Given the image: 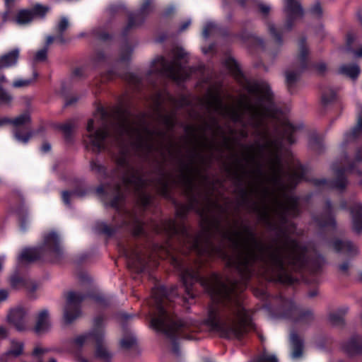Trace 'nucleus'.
<instances>
[{
  "label": "nucleus",
  "mask_w": 362,
  "mask_h": 362,
  "mask_svg": "<svg viewBox=\"0 0 362 362\" xmlns=\"http://www.w3.org/2000/svg\"><path fill=\"white\" fill-rule=\"evenodd\" d=\"M69 27V21L68 19L65 17H63L60 19L59 22L57 25V31L59 33L64 32Z\"/></svg>",
  "instance_id": "42"
},
{
  "label": "nucleus",
  "mask_w": 362,
  "mask_h": 362,
  "mask_svg": "<svg viewBox=\"0 0 362 362\" xmlns=\"http://www.w3.org/2000/svg\"><path fill=\"white\" fill-rule=\"evenodd\" d=\"M19 53V49H15L13 51L0 57V69L16 65L18 62Z\"/></svg>",
  "instance_id": "25"
},
{
  "label": "nucleus",
  "mask_w": 362,
  "mask_h": 362,
  "mask_svg": "<svg viewBox=\"0 0 362 362\" xmlns=\"http://www.w3.org/2000/svg\"><path fill=\"white\" fill-rule=\"evenodd\" d=\"M332 246L337 252H342L347 255H355L358 252L357 247L348 240H334L332 243Z\"/></svg>",
  "instance_id": "21"
},
{
  "label": "nucleus",
  "mask_w": 362,
  "mask_h": 362,
  "mask_svg": "<svg viewBox=\"0 0 362 362\" xmlns=\"http://www.w3.org/2000/svg\"><path fill=\"white\" fill-rule=\"evenodd\" d=\"M171 61L168 62L162 56H157L151 62L145 74L131 72L127 76V81L138 87L150 86L158 88L165 86L166 80L180 83L192 75L197 76V70L186 66L188 53L182 47H175L170 54Z\"/></svg>",
  "instance_id": "4"
},
{
  "label": "nucleus",
  "mask_w": 362,
  "mask_h": 362,
  "mask_svg": "<svg viewBox=\"0 0 362 362\" xmlns=\"http://www.w3.org/2000/svg\"><path fill=\"white\" fill-rule=\"evenodd\" d=\"M11 284L12 287L16 289L28 288V281L20 276L13 275L11 278Z\"/></svg>",
  "instance_id": "35"
},
{
  "label": "nucleus",
  "mask_w": 362,
  "mask_h": 362,
  "mask_svg": "<svg viewBox=\"0 0 362 362\" xmlns=\"http://www.w3.org/2000/svg\"><path fill=\"white\" fill-rule=\"evenodd\" d=\"M124 53L122 54V56H121V59L122 60H127L129 59V57H130L131 55V53H132V49H125L124 51H123Z\"/></svg>",
  "instance_id": "60"
},
{
  "label": "nucleus",
  "mask_w": 362,
  "mask_h": 362,
  "mask_svg": "<svg viewBox=\"0 0 362 362\" xmlns=\"http://www.w3.org/2000/svg\"><path fill=\"white\" fill-rule=\"evenodd\" d=\"M86 131L87 142L94 150L101 151L112 146L118 148L115 160L122 173V187L139 192L146 183L130 164L128 151L129 145L136 148L148 146L141 127L128 119L114 124L108 114L101 109L88 120Z\"/></svg>",
  "instance_id": "1"
},
{
  "label": "nucleus",
  "mask_w": 362,
  "mask_h": 362,
  "mask_svg": "<svg viewBox=\"0 0 362 362\" xmlns=\"http://www.w3.org/2000/svg\"><path fill=\"white\" fill-rule=\"evenodd\" d=\"M202 50L203 54H213L216 52L215 45L214 44H210L207 47L202 46Z\"/></svg>",
  "instance_id": "47"
},
{
  "label": "nucleus",
  "mask_w": 362,
  "mask_h": 362,
  "mask_svg": "<svg viewBox=\"0 0 362 362\" xmlns=\"http://www.w3.org/2000/svg\"><path fill=\"white\" fill-rule=\"evenodd\" d=\"M346 351L351 354L361 352L362 351V341L361 337H355L351 339L346 345Z\"/></svg>",
  "instance_id": "32"
},
{
  "label": "nucleus",
  "mask_w": 362,
  "mask_h": 362,
  "mask_svg": "<svg viewBox=\"0 0 362 362\" xmlns=\"http://www.w3.org/2000/svg\"><path fill=\"white\" fill-rule=\"evenodd\" d=\"M125 255L128 258L129 264L137 269L141 271L145 262V258L141 251L138 248H132L125 252Z\"/></svg>",
  "instance_id": "17"
},
{
  "label": "nucleus",
  "mask_w": 362,
  "mask_h": 362,
  "mask_svg": "<svg viewBox=\"0 0 362 362\" xmlns=\"http://www.w3.org/2000/svg\"><path fill=\"white\" fill-rule=\"evenodd\" d=\"M330 320L334 325H339L342 323L343 320L341 317H337L335 315L330 316Z\"/></svg>",
  "instance_id": "58"
},
{
  "label": "nucleus",
  "mask_w": 362,
  "mask_h": 362,
  "mask_svg": "<svg viewBox=\"0 0 362 362\" xmlns=\"http://www.w3.org/2000/svg\"><path fill=\"white\" fill-rule=\"evenodd\" d=\"M85 73V69L83 67L75 68L69 77L66 78L62 82L63 88L69 89L72 87V85L76 79L83 76Z\"/></svg>",
  "instance_id": "29"
},
{
  "label": "nucleus",
  "mask_w": 362,
  "mask_h": 362,
  "mask_svg": "<svg viewBox=\"0 0 362 362\" xmlns=\"http://www.w3.org/2000/svg\"><path fill=\"white\" fill-rule=\"evenodd\" d=\"M62 247L59 236L54 232L44 238L42 245L40 248H25L18 257V264H25L40 258L42 252L58 255Z\"/></svg>",
  "instance_id": "6"
},
{
  "label": "nucleus",
  "mask_w": 362,
  "mask_h": 362,
  "mask_svg": "<svg viewBox=\"0 0 362 362\" xmlns=\"http://www.w3.org/2000/svg\"><path fill=\"white\" fill-rule=\"evenodd\" d=\"M8 337V330L4 326H0V340L4 339Z\"/></svg>",
  "instance_id": "56"
},
{
  "label": "nucleus",
  "mask_w": 362,
  "mask_h": 362,
  "mask_svg": "<svg viewBox=\"0 0 362 362\" xmlns=\"http://www.w3.org/2000/svg\"><path fill=\"white\" fill-rule=\"evenodd\" d=\"M308 53L307 48L304 45H300L298 59L303 68L305 66V57Z\"/></svg>",
  "instance_id": "40"
},
{
  "label": "nucleus",
  "mask_w": 362,
  "mask_h": 362,
  "mask_svg": "<svg viewBox=\"0 0 362 362\" xmlns=\"http://www.w3.org/2000/svg\"><path fill=\"white\" fill-rule=\"evenodd\" d=\"M351 267V264L349 262H346L339 265V270L343 274H346Z\"/></svg>",
  "instance_id": "53"
},
{
  "label": "nucleus",
  "mask_w": 362,
  "mask_h": 362,
  "mask_svg": "<svg viewBox=\"0 0 362 362\" xmlns=\"http://www.w3.org/2000/svg\"><path fill=\"white\" fill-rule=\"evenodd\" d=\"M28 310L22 306L11 309L7 315V320L17 330L25 331L29 328Z\"/></svg>",
  "instance_id": "11"
},
{
  "label": "nucleus",
  "mask_w": 362,
  "mask_h": 362,
  "mask_svg": "<svg viewBox=\"0 0 362 362\" xmlns=\"http://www.w3.org/2000/svg\"><path fill=\"white\" fill-rule=\"evenodd\" d=\"M205 86H203L206 90H219L224 88L228 83V79L222 76L213 75L204 81Z\"/></svg>",
  "instance_id": "20"
},
{
  "label": "nucleus",
  "mask_w": 362,
  "mask_h": 362,
  "mask_svg": "<svg viewBox=\"0 0 362 362\" xmlns=\"http://www.w3.org/2000/svg\"><path fill=\"white\" fill-rule=\"evenodd\" d=\"M223 65L245 90H270L272 88L269 83L262 78H248L244 76L238 64L230 55L226 57Z\"/></svg>",
  "instance_id": "7"
},
{
  "label": "nucleus",
  "mask_w": 362,
  "mask_h": 362,
  "mask_svg": "<svg viewBox=\"0 0 362 362\" xmlns=\"http://www.w3.org/2000/svg\"><path fill=\"white\" fill-rule=\"evenodd\" d=\"M259 8L260 11L263 14H267L271 10V7L269 4H263V3H261L259 4Z\"/></svg>",
  "instance_id": "52"
},
{
  "label": "nucleus",
  "mask_w": 362,
  "mask_h": 362,
  "mask_svg": "<svg viewBox=\"0 0 362 362\" xmlns=\"http://www.w3.org/2000/svg\"><path fill=\"white\" fill-rule=\"evenodd\" d=\"M8 296V293L5 290L0 291V302L6 299Z\"/></svg>",
  "instance_id": "62"
},
{
  "label": "nucleus",
  "mask_w": 362,
  "mask_h": 362,
  "mask_svg": "<svg viewBox=\"0 0 362 362\" xmlns=\"http://www.w3.org/2000/svg\"><path fill=\"white\" fill-rule=\"evenodd\" d=\"M51 327L49 313L47 309L40 310L35 316L34 331L40 334L47 332Z\"/></svg>",
  "instance_id": "14"
},
{
  "label": "nucleus",
  "mask_w": 362,
  "mask_h": 362,
  "mask_svg": "<svg viewBox=\"0 0 362 362\" xmlns=\"http://www.w3.org/2000/svg\"><path fill=\"white\" fill-rule=\"evenodd\" d=\"M104 339L103 319L97 317L94 320L93 329L86 333L78 335L74 339V344L77 347L96 344Z\"/></svg>",
  "instance_id": "8"
},
{
  "label": "nucleus",
  "mask_w": 362,
  "mask_h": 362,
  "mask_svg": "<svg viewBox=\"0 0 362 362\" xmlns=\"http://www.w3.org/2000/svg\"><path fill=\"white\" fill-rule=\"evenodd\" d=\"M269 33H271V35L272 36H274V37L276 40H279V32L276 30V28H275V26L274 25H269Z\"/></svg>",
  "instance_id": "51"
},
{
  "label": "nucleus",
  "mask_w": 362,
  "mask_h": 362,
  "mask_svg": "<svg viewBox=\"0 0 362 362\" xmlns=\"http://www.w3.org/2000/svg\"><path fill=\"white\" fill-rule=\"evenodd\" d=\"M323 221H317L319 222V224L322 226H325L328 224H332L333 223V220L330 217H325Z\"/></svg>",
  "instance_id": "57"
},
{
  "label": "nucleus",
  "mask_w": 362,
  "mask_h": 362,
  "mask_svg": "<svg viewBox=\"0 0 362 362\" xmlns=\"http://www.w3.org/2000/svg\"><path fill=\"white\" fill-rule=\"evenodd\" d=\"M289 313L286 314L288 317L295 318L298 322L308 323L313 319V315L310 311H303L298 309L292 302H288Z\"/></svg>",
  "instance_id": "18"
},
{
  "label": "nucleus",
  "mask_w": 362,
  "mask_h": 362,
  "mask_svg": "<svg viewBox=\"0 0 362 362\" xmlns=\"http://www.w3.org/2000/svg\"><path fill=\"white\" fill-rule=\"evenodd\" d=\"M76 196L75 192H69L67 191H64L62 192V199L65 204L69 205L70 204L69 199L71 197H74Z\"/></svg>",
  "instance_id": "48"
},
{
  "label": "nucleus",
  "mask_w": 362,
  "mask_h": 362,
  "mask_svg": "<svg viewBox=\"0 0 362 362\" xmlns=\"http://www.w3.org/2000/svg\"><path fill=\"white\" fill-rule=\"evenodd\" d=\"M152 2L151 0L146 1L141 8V11L142 13H147L150 11V8L151 7Z\"/></svg>",
  "instance_id": "50"
},
{
  "label": "nucleus",
  "mask_w": 362,
  "mask_h": 362,
  "mask_svg": "<svg viewBox=\"0 0 362 362\" xmlns=\"http://www.w3.org/2000/svg\"><path fill=\"white\" fill-rule=\"evenodd\" d=\"M183 235V244L187 247V249L200 252V247L202 241V238L201 235H199L194 237L186 230L185 231Z\"/></svg>",
  "instance_id": "24"
},
{
  "label": "nucleus",
  "mask_w": 362,
  "mask_h": 362,
  "mask_svg": "<svg viewBox=\"0 0 362 362\" xmlns=\"http://www.w3.org/2000/svg\"><path fill=\"white\" fill-rule=\"evenodd\" d=\"M228 238L236 252L231 263L244 281L250 277L256 261L266 264L280 281L288 279L286 264L300 268L305 261L307 247L287 236L270 245H265L248 230L235 232Z\"/></svg>",
  "instance_id": "2"
},
{
  "label": "nucleus",
  "mask_w": 362,
  "mask_h": 362,
  "mask_svg": "<svg viewBox=\"0 0 362 362\" xmlns=\"http://www.w3.org/2000/svg\"><path fill=\"white\" fill-rule=\"evenodd\" d=\"M284 136L286 138L289 143H293L294 139L292 136L293 134L296 131V128L288 121L284 122Z\"/></svg>",
  "instance_id": "34"
},
{
  "label": "nucleus",
  "mask_w": 362,
  "mask_h": 362,
  "mask_svg": "<svg viewBox=\"0 0 362 362\" xmlns=\"http://www.w3.org/2000/svg\"><path fill=\"white\" fill-rule=\"evenodd\" d=\"M352 216L353 228L355 231L359 233L362 230V205L356 203L351 210Z\"/></svg>",
  "instance_id": "23"
},
{
  "label": "nucleus",
  "mask_w": 362,
  "mask_h": 362,
  "mask_svg": "<svg viewBox=\"0 0 362 362\" xmlns=\"http://www.w3.org/2000/svg\"><path fill=\"white\" fill-rule=\"evenodd\" d=\"M24 343L23 341L13 340L11 342L9 349L0 357V361L8 362L10 358H17L23 354Z\"/></svg>",
  "instance_id": "19"
},
{
  "label": "nucleus",
  "mask_w": 362,
  "mask_h": 362,
  "mask_svg": "<svg viewBox=\"0 0 362 362\" xmlns=\"http://www.w3.org/2000/svg\"><path fill=\"white\" fill-rule=\"evenodd\" d=\"M191 24V20L188 19V20H186L185 22H183L180 26V31H184L189 26V25Z\"/></svg>",
  "instance_id": "59"
},
{
  "label": "nucleus",
  "mask_w": 362,
  "mask_h": 362,
  "mask_svg": "<svg viewBox=\"0 0 362 362\" xmlns=\"http://www.w3.org/2000/svg\"><path fill=\"white\" fill-rule=\"evenodd\" d=\"M49 351L47 348L43 347L41 345H36L32 352V355L37 358H40Z\"/></svg>",
  "instance_id": "39"
},
{
  "label": "nucleus",
  "mask_w": 362,
  "mask_h": 362,
  "mask_svg": "<svg viewBox=\"0 0 362 362\" xmlns=\"http://www.w3.org/2000/svg\"><path fill=\"white\" fill-rule=\"evenodd\" d=\"M182 279L185 285L188 294L191 297H193V295L189 293V286L195 281L202 280L199 276V272L197 269H187L182 272Z\"/></svg>",
  "instance_id": "22"
},
{
  "label": "nucleus",
  "mask_w": 362,
  "mask_h": 362,
  "mask_svg": "<svg viewBox=\"0 0 362 362\" xmlns=\"http://www.w3.org/2000/svg\"><path fill=\"white\" fill-rule=\"evenodd\" d=\"M298 77V75L297 73L289 71L287 72L286 74V83L288 85H291L293 83H294Z\"/></svg>",
  "instance_id": "45"
},
{
  "label": "nucleus",
  "mask_w": 362,
  "mask_h": 362,
  "mask_svg": "<svg viewBox=\"0 0 362 362\" xmlns=\"http://www.w3.org/2000/svg\"><path fill=\"white\" fill-rule=\"evenodd\" d=\"M336 98V94L335 92H325L323 95L322 96V102L325 104H327L329 103H331Z\"/></svg>",
  "instance_id": "44"
},
{
  "label": "nucleus",
  "mask_w": 362,
  "mask_h": 362,
  "mask_svg": "<svg viewBox=\"0 0 362 362\" xmlns=\"http://www.w3.org/2000/svg\"><path fill=\"white\" fill-rule=\"evenodd\" d=\"M362 134V117L358 119L356 127L344 135V140L346 143L356 139Z\"/></svg>",
  "instance_id": "31"
},
{
  "label": "nucleus",
  "mask_w": 362,
  "mask_h": 362,
  "mask_svg": "<svg viewBox=\"0 0 362 362\" xmlns=\"http://www.w3.org/2000/svg\"><path fill=\"white\" fill-rule=\"evenodd\" d=\"M164 230L168 232L175 230V223L172 222V221H169L168 223V226H165Z\"/></svg>",
  "instance_id": "61"
},
{
  "label": "nucleus",
  "mask_w": 362,
  "mask_h": 362,
  "mask_svg": "<svg viewBox=\"0 0 362 362\" xmlns=\"http://www.w3.org/2000/svg\"><path fill=\"white\" fill-rule=\"evenodd\" d=\"M136 343V339L132 332H129L124 335L120 340L121 347L123 349H130Z\"/></svg>",
  "instance_id": "33"
},
{
  "label": "nucleus",
  "mask_w": 362,
  "mask_h": 362,
  "mask_svg": "<svg viewBox=\"0 0 362 362\" xmlns=\"http://www.w3.org/2000/svg\"><path fill=\"white\" fill-rule=\"evenodd\" d=\"M290 341L292 349L291 357L293 359H298L303 354V341L295 333L291 334Z\"/></svg>",
  "instance_id": "26"
},
{
  "label": "nucleus",
  "mask_w": 362,
  "mask_h": 362,
  "mask_svg": "<svg viewBox=\"0 0 362 362\" xmlns=\"http://www.w3.org/2000/svg\"><path fill=\"white\" fill-rule=\"evenodd\" d=\"M54 40L57 41L59 43L64 42V40L61 35H57L56 37H54L52 36H48L46 40L47 45H49V44L52 43Z\"/></svg>",
  "instance_id": "49"
},
{
  "label": "nucleus",
  "mask_w": 362,
  "mask_h": 362,
  "mask_svg": "<svg viewBox=\"0 0 362 362\" xmlns=\"http://www.w3.org/2000/svg\"><path fill=\"white\" fill-rule=\"evenodd\" d=\"M316 69L319 71V72L322 73L326 69V65L324 63H320L316 65Z\"/></svg>",
  "instance_id": "63"
},
{
  "label": "nucleus",
  "mask_w": 362,
  "mask_h": 362,
  "mask_svg": "<svg viewBox=\"0 0 362 362\" xmlns=\"http://www.w3.org/2000/svg\"><path fill=\"white\" fill-rule=\"evenodd\" d=\"M154 298L156 303L158 313L152 317L151 326L158 332L164 333L168 337L173 338V336L179 334L185 328L190 326V322L177 319L168 310L165 304L158 300L154 293Z\"/></svg>",
  "instance_id": "5"
},
{
  "label": "nucleus",
  "mask_w": 362,
  "mask_h": 362,
  "mask_svg": "<svg viewBox=\"0 0 362 362\" xmlns=\"http://www.w3.org/2000/svg\"><path fill=\"white\" fill-rule=\"evenodd\" d=\"M31 78H16L13 83L14 88H28L33 83Z\"/></svg>",
  "instance_id": "37"
},
{
  "label": "nucleus",
  "mask_w": 362,
  "mask_h": 362,
  "mask_svg": "<svg viewBox=\"0 0 362 362\" xmlns=\"http://www.w3.org/2000/svg\"><path fill=\"white\" fill-rule=\"evenodd\" d=\"M311 12L317 16H320L322 13V8H321V6L319 4H316L313 7V8L311 9Z\"/></svg>",
  "instance_id": "54"
},
{
  "label": "nucleus",
  "mask_w": 362,
  "mask_h": 362,
  "mask_svg": "<svg viewBox=\"0 0 362 362\" xmlns=\"http://www.w3.org/2000/svg\"><path fill=\"white\" fill-rule=\"evenodd\" d=\"M257 114L262 117H275L276 114L274 112V107L272 103L267 108L260 107L257 110Z\"/></svg>",
  "instance_id": "38"
},
{
  "label": "nucleus",
  "mask_w": 362,
  "mask_h": 362,
  "mask_svg": "<svg viewBox=\"0 0 362 362\" xmlns=\"http://www.w3.org/2000/svg\"><path fill=\"white\" fill-rule=\"evenodd\" d=\"M72 128H73V125L70 122L66 123L61 127V129L66 134H68L71 132Z\"/></svg>",
  "instance_id": "55"
},
{
  "label": "nucleus",
  "mask_w": 362,
  "mask_h": 362,
  "mask_svg": "<svg viewBox=\"0 0 362 362\" xmlns=\"http://www.w3.org/2000/svg\"><path fill=\"white\" fill-rule=\"evenodd\" d=\"M354 55L356 57H362V46L358 47L357 50H356L354 52Z\"/></svg>",
  "instance_id": "64"
},
{
  "label": "nucleus",
  "mask_w": 362,
  "mask_h": 362,
  "mask_svg": "<svg viewBox=\"0 0 362 362\" xmlns=\"http://www.w3.org/2000/svg\"><path fill=\"white\" fill-rule=\"evenodd\" d=\"M216 30L217 27L214 23L211 21L206 22L203 28L202 36L204 38L206 39L211 35L214 34Z\"/></svg>",
  "instance_id": "36"
},
{
  "label": "nucleus",
  "mask_w": 362,
  "mask_h": 362,
  "mask_svg": "<svg viewBox=\"0 0 362 362\" xmlns=\"http://www.w3.org/2000/svg\"><path fill=\"white\" fill-rule=\"evenodd\" d=\"M13 97L9 92H0V103L8 105L12 101Z\"/></svg>",
  "instance_id": "43"
},
{
  "label": "nucleus",
  "mask_w": 362,
  "mask_h": 362,
  "mask_svg": "<svg viewBox=\"0 0 362 362\" xmlns=\"http://www.w3.org/2000/svg\"><path fill=\"white\" fill-rule=\"evenodd\" d=\"M47 57V49H42L37 52L35 56V60L37 62L43 61Z\"/></svg>",
  "instance_id": "46"
},
{
  "label": "nucleus",
  "mask_w": 362,
  "mask_h": 362,
  "mask_svg": "<svg viewBox=\"0 0 362 362\" xmlns=\"http://www.w3.org/2000/svg\"><path fill=\"white\" fill-rule=\"evenodd\" d=\"M286 15L284 29L289 30L295 21L303 16V9L297 0H283Z\"/></svg>",
  "instance_id": "12"
},
{
  "label": "nucleus",
  "mask_w": 362,
  "mask_h": 362,
  "mask_svg": "<svg viewBox=\"0 0 362 362\" xmlns=\"http://www.w3.org/2000/svg\"><path fill=\"white\" fill-rule=\"evenodd\" d=\"M257 362H278V360L274 355L263 353L257 359Z\"/></svg>",
  "instance_id": "41"
},
{
  "label": "nucleus",
  "mask_w": 362,
  "mask_h": 362,
  "mask_svg": "<svg viewBox=\"0 0 362 362\" xmlns=\"http://www.w3.org/2000/svg\"><path fill=\"white\" fill-rule=\"evenodd\" d=\"M66 305L64 310V317L66 322H71L79 317L81 312L78 304L83 299V296L79 293L69 291L67 293Z\"/></svg>",
  "instance_id": "9"
},
{
  "label": "nucleus",
  "mask_w": 362,
  "mask_h": 362,
  "mask_svg": "<svg viewBox=\"0 0 362 362\" xmlns=\"http://www.w3.org/2000/svg\"><path fill=\"white\" fill-rule=\"evenodd\" d=\"M360 68L357 64H345L339 68V72L351 78H356L360 74Z\"/></svg>",
  "instance_id": "30"
},
{
  "label": "nucleus",
  "mask_w": 362,
  "mask_h": 362,
  "mask_svg": "<svg viewBox=\"0 0 362 362\" xmlns=\"http://www.w3.org/2000/svg\"><path fill=\"white\" fill-rule=\"evenodd\" d=\"M305 169L298 162H293L292 165L289 167L286 175L288 182V187H292L298 182L303 180L305 177Z\"/></svg>",
  "instance_id": "16"
},
{
  "label": "nucleus",
  "mask_w": 362,
  "mask_h": 362,
  "mask_svg": "<svg viewBox=\"0 0 362 362\" xmlns=\"http://www.w3.org/2000/svg\"><path fill=\"white\" fill-rule=\"evenodd\" d=\"M279 212L282 219L294 216L298 214V202L293 197H286L284 202L278 204Z\"/></svg>",
  "instance_id": "15"
},
{
  "label": "nucleus",
  "mask_w": 362,
  "mask_h": 362,
  "mask_svg": "<svg viewBox=\"0 0 362 362\" xmlns=\"http://www.w3.org/2000/svg\"><path fill=\"white\" fill-rule=\"evenodd\" d=\"M244 287H239L236 283L226 285L216 276L210 288L214 300L223 305L209 310L206 323L223 337L239 339L254 328L240 296Z\"/></svg>",
  "instance_id": "3"
},
{
  "label": "nucleus",
  "mask_w": 362,
  "mask_h": 362,
  "mask_svg": "<svg viewBox=\"0 0 362 362\" xmlns=\"http://www.w3.org/2000/svg\"><path fill=\"white\" fill-rule=\"evenodd\" d=\"M354 166L351 167L349 169H344V168H338L335 166L333 167V170L334 171V173L336 175V180L333 183V187L339 189H342L345 188V187L347 185V181L344 177V173L346 170H352L354 169Z\"/></svg>",
  "instance_id": "28"
},
{
  "label": "nucleus",
  "mask_w": 362,
  "mask_h": 362,
  "mask_svg": "<svg viewBox=\"0 0 362 362\" xmlns=\"http://www.w3.org/2000/svg\"><path fill=\"white\" fill-rule=\"evenodd\" d=\"M104 341L105 338L101 342L96 343L95 356L96 358H98L105 362H110L112 357V354L107 349Z\"/></svg>",
  "instance_id": "27"
},
{
  "label": "nucleus",
  "mask_w": 362,
  "mask_h": 362,
  "mask_svg": "<svg viewBox=\"0 0 362 362\" xmlns=\"http://www.w3.org/2000/svg\"><path fill=\"white\" fill-rule=\"evenodd\" d=\"M30 122V115L28 113H24L15 118L13 120H10L7 118L0 119V126H3L7 123H12L15 129L13 132L15 139L21 143H27L30 138L32 136L30 132L25 131L23 135H21V127Z\"/></svg>",
  "instance_id": "10"
},
{
  "label": "nucleus",
  "mask_w": 362,
  "mask_h": 362,
  "mask_svg": "<svg viewBox=\"0 0 362 362\" xmlns=\"http://www.w3.org/2000/svg\"><path fill=\"white\" fill-rule=\"evenodd\" d=\"M48 11V8L40 4L33 8V12L29 10L20 11L16 17V22L18 25H23L32 21L34 14L43 16Z\"/></svg>",
  "instance_id": "13"
}]
</instances>
